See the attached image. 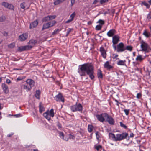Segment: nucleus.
I'll return each mask as SVG.
<instances>
[{
    "label": "nucleus",
    "instance_id": "nucleus-1",
    "mask_svg": "<svg viewBox=\"0 0 151 151\" xmlns=\"http://www.w3.org/2000/svg\"><path fill=\"white\" fill-rule=\"evenodd\" d=\"M94 69L93 65L91 63H87L80 65L78 70V72L81 76H85L86 74L91 80L95 78Z\"/></svg>",
    "mask_w": 151,
    "mask_h": 151
},
{
    "label": "nucleus",
    "instance_id": "nucleus-2",
    "mask_svg": "<svg viewBox=\"0 0 151 151\" xmlns=\"http://www.w3.org/2000/svg\"><path fill=\"white\" fill-rule=\"evenodd\" d=\"M70 108L73 112L79 111L81 113H82L83 109L82 105L80 103H77V102L76 104L70 106Z\"/></svg>",
    "mask_w": 151,
    "mask_h": 151
},
{
    "label": "nucleus",
    "instance_id": "nucleus-3",
    "mask_svg": "<svg viewBox=\"0 0 151 151\" xmlns=\"http://www.w3.org/2000/svg\"><path fill=\"white\" fill-rule=\"evenodd\" d=\"M54 109L52 108L50 111L47 110L46 112L43 114V116L46 119L49 121L51 119L50 117H53L54 116Z\"/></svg>",
    "mask_w": 151,
    "mask_h": 151
},
{
    "label": "nucleus",
    "instance_id": "nucleus-4",
    "mask_svg": "<svg viewBox=\"0 0 151 151\" xmlns=\"http://www.w3.org/2000/svg\"><path fill=\"white\" fill-rule=\"evenodd\" d=\"M140 47L141 51L145 52V53H148L150 51L149 45L144 41L141 42Z\"/></svg>",
    "mask_w": 151,
    "mask_h": 151
},
{
    "label": "nucleus",
    "instance_id": "nucleus-5",
    "mask_svg": "<svg viewBox=\"0 0 151 151\" xmlns=\"http://www.w3.org/2000/svg\"><path fill=\"white\" fill-rule=\"evenodd\" d=\"M107 114L106 113H103L100 114H96L95 116L99 121L103 123L105 121Z\"/></svg>",
    "mask_w": 151,
    "mask_h": 151
},
{
    "label": "nucleus",
    "instance_id": "nucleus-6",
    "mask_svg": "<svg viewBox=\"0 0 151 151\" xmlns=\"http://www.w3.org/2000/svg\"><path fill=\"white\" fill-rule=\"evenodd\" d=\"M128 135L127 133H123L122 134H117L116 135V141H120L126 138Z\"/></svg>",
    "mask_w": 151,
    "mask_h": 151
},
{
    "label": "nucleus",
    "instance_id": "nucleus-7",
    "mask_svg": "<svg viewBox=\"0 0 151 151\" xmlns=\"http://www.w3.org/2000/svg\"><path fill=\"white\" fill-rule=\"evenodd\" d=\"M55 99L57 102H62L63 103L64 102V98L61 93H59L58 94L56 95L54 97Z\"/></svg>",
    "mask_w": 151,
    "mask_h": 151
},
{
    "label": "nucleus",
    "instance_id": "nucleus-8",
    "mask_svg": "<svg viewBox=\"0 0 151 151\" xmlns=\"http://www.w3.org/2000/svg\"><path fill=\"white\" fill-rule=\"evenodd\" d=\"M125 50V46L124 43L121 42L117 45V52H122Z\"/></svg>",
    "mask_w": 151,
    "mask_h": 151
},
{
    "label": "nucleus",
    "instance_id": "nucleus-9",
    "mask_svg": "<svg viewBox=\"0 0 151 151\" xmlns=\"http://www.w3.org/2000/svg\"><path fill=\"white\" fill-rule=\"evenodd\" d=\"M106 121L111 125H113L115 123L114 119L111 115L108 114H107Z\"/></svg>",
    "mask_w": 151,
    "mask_h": 151
},
{
    "label": "nucleus",
    "instance_id": "nucleus-10",
    "mask_svg": "<svg viewBox=\"0 0 151 151\" xmlns=\"http://www.w3.org/2000/svg\"><path fill=\"white\" fill-rule=\"evenodd\" d=\"M120 36L118 35H114L112 37V42L113 45L118 44L120 41Z\"/></svg>",
    "mask_w": 151,
    "mask_h": 151
},
{
    "label": "nucleus",
    "instance_id": "nucleus-11",
    "mask_svg": "<svg viewBox=\"0 0 151 151\" xmlns=\"http://www.w3.org/2000/svg\"><path fill=\"white\" fill-rule=\"evenodd\" d=\"M116 32L114 29H112L110 30L107 33V36L109 37H113L115 34L116 33Z\"/></svg>",
    "mask_w": 151,
    "mask_h": 151
},
{
    "label": "nucleus",
    "instance_id": "nucleus-12",
    "mask_svg": "<svg viewBox=\"0 0 151 151\" xmlns=\"http://www.w3.org/2000/svg\"><path fill=\"white\" fill-rule=\"evenodd\" d=\"M28 37V35L27 33H24L19 36V39L21 41H25Z\"/></svg>",
    "mask_w": 151,
    "mask_h": 151
},
{
    "label": "nucleus",
    "instance_id": "nucleus-13",
    "mask_svg": "<svg viewBox=\"0 0 151 151\" xmlns=\"http://www.w3.org/2000/svg\"><path fill=\"white\" fill-rule=\"evenodd\" d=\"M27 83L29 85V87L31 89L35 85L34 81L31 79H28L26 81Z\"/></svg>",
    "mask_w": 151,
    "mask_h": 151
},
{
    "label": "nucleus",
    "instance_id": "nucleus-14",
    "mask_svg": "<svg viewBox=\"0 0 151 151\" xmlns=\"http://www.w3.org/2000/svg\"><path fill=\"white\" fill-rule=\"evenodd\" d=\"M32 47L28 45L22 46L19 47L17 49L18 51L20 52H22L27 50L31 48Z\"/></svg>",
    "mask_w": 151,
    "mask_h": 151
},
{
    "label": "nucleus",
    "instance_id": "nucleus-15",
    "mask_svg": "<svg viewBox=\"0 0 151 151\" xmlns=\"http://www.w3.org/2000/svg\"><path fill=\"white\" fill-rule=\"evenodd\" d=\"M150 29V32H149L147 29H145L143 33V35L146 37L148 38L151 37V25L149 26Z\"/></svg>",
    "mask_w": 151,
    "mask_h": 151
},
{
    "label": "nucleus",
    "instance_id": "nucleus-16",
    "mask_svg": "<svg viewBox=\"0 0 151 151\" xmlns=\"http://www.w3.org/2000/svg\"><path fill=\"white\" fill-rule=\"evenodd\" d=\"M100 51L102 56L105 59L106 58V51L103 47H100Z\"/></svg>",
    "mask_w": 151,
    "mask_h": 151
},
{
    "label": "nucleus",
    "instance_id": "nucleus-17",
    "mask_svg": "<svg viewBox=\"0 0 151 151\" xmlns=\"http://www.w3.org/2000/svg\"><path fill=\"white\" fill-rule=\"evenodd\" d=\"M38 24V22L37 20H35L30 24L29 28L32 29L36 27Z\"/></svg>",
    "mask_w": 151,
    "mask_h": 151
},
{
    "label": "nucleus",
    "instance_id": "nucleus-18",
    "mask_svg": "<svg viewBox=\"0 0 151 151\" xmlns=\"http://www.w3.org/2000/svg\"><path fill=\"white\" fill-rule=\"evenodd\" d=\"M2 87L4 93H8L9 92L8 86L6 84L3 83L2 85Z\"/></svg>",
    "mask_w": 151,
    "mask_h": 151
},
{
    "label": "nucleus",
    "instance_id": "nucleus-19",
    "mask_svg": "<svg viewBox=\"0 0 151 151\" xmlns=\"http://www.w3.org/2000/svg\"><path fill=\"white\" fill-rule=\"evenodd\" d=\"M104 67L105 68L109 70L113 68V66L109 64V61H107L105 63L104 65Z\"/></svg>",
    "mask_w": 151,
    "mask_h": 151
},
{
    "label": "nucleus",
    "instance_id": "nucleus-20",
    "mask_svg": "<svg viewBox=\"0 0 151 151\" xmlns=\"http://www.w3.org/2000/svg\"><path fill=\"white\" fill-rule=\"evenodd\" d=\"M41 94V91L39 90H37L35 92V96L36 98L38 99H39L40 98V95Z\"/></svg>",
    "mask_w": 151,
    "mask_h": 151
},
{
    "label": "nucleus",
    "instance_id": "nucleus-21",
    "mask_svg": "<svg viewBox=\"0 0 151 151\" xmlns=\"http://www.w3.org/2000/svg\"><path fill=\"white\" fill-rule=\"evenodd\" d=\"M126 60H120L117 62V64L119 65H126Z\"/></svg>",
    "mask_w": 151,
    "mask_h": 151
},
{
    "label": "nucleus",
    "instance_id": "nucleus-22",
    "mask_svg": "<svg viewBox=\"0 0 151 151\" xmlns=\"http://www.w3.org/2000/svg\"><path fill=\"white\" fill-rule=\"evenodd\" d=\"M109 138H111L112 140L116 141V135L115 136V134H114L110 133L109 134Z\"/></svg>",
    "mask_w": 151,
    "mask_h": 151
},
{
    "label": "nucleus",
    "instance_id": "nucleus-23",
    "mask_svg": "<svg viewBox=\"0 0 151 151\" xmlns=\"http://www.w3.org/2000/svg\"><path fill=\"white\" fill-rule=\"evenodd\" d=\"M145 57H142V55H139L137 57L136 60L137 61H141Z\"/></svg>",
    "mask_w": 151,
    "mask_h": 151
},
{
    "label": "nucleus",
    "instance_id": "nucleus-24",
    "mask_svg": "<svg viewBox=\"0 0 151 151\" xmlns=\"http://www.w3.org/2000/svg\"><path fill=\"white\" fill-rule=\"evenodd\" d=\"M50 27L48 22L44 24L43 26L42 30L47 29Z\"/></svg>",
    "mask_w": 151,
    "mask_h": 151
},
{
    "label": "nucleus",
    "instance_id": "nucleus-25",
    "mask_svg": "<svg viewBox=\"0 0 151 151\" xmlns=\"http://www.w3.org/2000/svg\"><path fill=\"white\" fill-rule=\"evenodd\" d=\"M39 111L40 113H41L45 111V108L42 105H41V104L39 105Z\"/></svg>",
    "mask_w": 151,
    "mask_h": 151
},
{
    "label": "nucleus",
    "instance_id": "nucleus-26",
    "mask_svg": "<svg viewBox=\"0 0 151 151\" xmlns=\"http://www.w3.org/2000/svg\"><path fill=\"white\" fill-rule=\"evenodd\" d=\"M98 77L99 78H103V75L101 71L99 70H98L97 73Z\"/></svg>",
    "mask_w": 151,
    "mask_h": 151
},
{
    "label": "nucleus",
    "instance_id": "nucleus-27",
    "mask_svg": "<svg viewBox=\"0 0 151 151\" xmlns=\"http://www.w3.org/2000/svg\"><path fill=\"white\" fill-rule=\"evenodd\" d=\"M50 27H53L54 26L56 23V22L55 20L52 21L51 22H48Z\"/></svg>",
    "mask_w": 151,
    "mask_h": 151
},
{
    "label": "nucleus",
    "instance_id": "nucleus-28",
    "mask_svg": "<svg viewBox=\"0 0 151 151\" xmlns=\"http://www.w3.org/2000/svg\"><path fill=\"white\" fill-rule=\"evenodd\" d=\"M94 148L95 149H96L97 151H98L100 149H101L102 146L101 145H95L94 146Z\"/></svg>",
    "mask_w": 151,
    "mask_h": 151
},
{
    "label": "nucleus",
    "instance_id": "nucleus-29",
    "mask_svg": "<svg viewBox=\"0 0 151 151\" xmlns=\"http://www.w3.org/2000/svg\"><path fill=\"white\" fill-rule=\"evenodd\" d=\"M23 88L24 89L26 90L27 92L29 91L31 89L29 87L26 85H23Z\"/></svg>",
    "mask_w": 151,
    "mask_h": 151
},
{
    "label": "nucleus",
    "instance_id": "nucleus-30",
    "mask_svg": "<svg viewBox=\"0 0 151 151\" xmlns=\"http://www.w3.org/2000/svg\"><path fill=\"white\" fill-rule=\"evenodd\" d=\"M63 2L62 0H56L54 2L55 5H57Z\"/></svg>",
    "mask_w": 151,
    "mask_h": 151
},
{
    "label": "nucleus",
    "instance_id": "nucleus-31",
    "mask_svg": "<svg viewBox=\"0 0 151 151\" xmlns=\"http://www.w3.org/2000/svg\"><path fill=\"white\" fill-rule=\"evenodd\" d=\"M125 50H127L128 51H131L133 49L132 46L130 45L127 46L126 47H125Z\"/></svg>",
    "mask_w": 151,
    "mask_h": 151
},
{
    "label": "nucleus",
    "instance_id": "nucleus-32",
    "mask_svg": "<svg viewBox=\"0 0 151 151\" xmlns=\"http://www.w3.org/2000/svg\"><path fill=\"white\" fill-rule=\"evenodd\" d=\"M25 78L26 77L25 76H20L17 78L16 81L17 82H18L19 81L22 80V79Z\"/></svg>",
    "mask_w": 151,
    "mask_h": 151
},
{
    "label": "nucleus",
    "instance_id": "nucleus-33",
    "mask_svg": "<svg viewBox=\"0 0 151 151\" xmlns=\"http://www.w3.org/2000/svg\"><path fill=\"white\" fill-rule=\"evenodd\" d=\"M88 130L89 132H91L93 130V126L91 125H88Z\"/></svg>",
    "mask_w": 151,
    "mask_h": 151
},
{
    "label": "nucleus",
    "instance_id": "nucleus-34",
    "mask_svg": "<svg viewBox=\"0 0 151 151\" xmlns=\"http://www.w3.org/2000/svg\"><path fill=\"white\" fill-rule=\"evenodd\" d=\"M69 139H72L73 140H74L75 138V137L74 135H73L72 134H69L68 135Z\"/></svg>",
    "mask_w": 151,
    "mask_h": 151
},
{
    "label": "nucleus",
    "instance_id": "nucleus-35",
    "mask_svg": "<svg viewBox=\"0 0 151 151\" xmlns=\"http://www.w3.org/2000/svg\"><path fill=\"white\" fill-rule=\"evenodd\" d=\"M61 29H55L53 32L52 33V35H54L56 34H57L58 32H59L61 30Z\"/></svg>",
    "mask_w": 151,
    "mask_h": 151
},
{
    "label": "nucleus",
    "instance_id": "nucleus-36",
    "mask_svg": "<svg viewBox=\"0 0 151 151\" xmlns=\"http://www.w3.org/2000/svg\"><path fill=\"white\" fill-rule=\"evenodd\" d=\"M50 20V19L49 16L45 17L43 19V22H46Z\"/></svg>",
    "mask_w": 151,
    "mask_h": 151
},
{
    "label": "nucleus",
    "instance_id": "nucleus-37",
    "mask_svg": "<svg viewBox=\"0 0 151 151\" xmlns=\"http://www.w3.org/2000/svg\"><path fill=\"white\" fill-rule=\"evenodd\" d=\"M102 26L101 25L99 24L96 25V29L97 30H99L101 29Z\"/></svg>",
    "mask_w": 151,
    "mask_h": 151
},
{
    "label": "nucleus",
    "instance_id": "nucleus-38",
    "mask_svg": "<svg viewBox=\"0 0 151 151\" xmlns=\"http://www.w3.org/2000/svg\"><path fill=\"white\" fill-rule=\"evenodd\" d=\"M97 23H99V24L101 25L102 26V25L104 24V21L103 20L100 19L98 21Z\"/></svg>",
    "mask_w": 151,
    "mask_h": 151
},
{
    "label": "nucleus",
    "instance_id": "nucleus-39",
    "mask_svg": "<svg viewBox=\"0 0 151 151\" xmlns=\"http://www.w3.org/2000/svg\"><path fill=\"white\" fill-rule=\"evenodd\" d=\"M142 4L144 6H145L147 8H150V5L148 4L145 1L142 2Z\"/></svg>",
    "mask_w": 151,
    "mask_h": 151
},
{
    "label": "nucleus",
    "instance_id": "nucleus-40",
    "mask_svg": "<svg viewBox=\"0 0 151 151\" xmlns=\"http://www.w3.org/2000/svg\"><path fill=\"white\" fill-rule=\"evenodd\" d=\"M76 15V14L74 12L70 16V18L73 20L74 17Z\"/></svg>",
    "mask_w": 151,
    "mask_h": 151
},
{
    "label": "nucleus",
    "instance_id": "nucleus-41",
    "mask_svg": "<svg viewBox=\"0 0 151 151\" xmlns=\"http://www.w3.org/2000/svg\"><path fill=\"white\" fill-rule=\"evenodd\" d=\"M2 4L3 6H4L6 8H8V6H9V4L5 2H3L2 3Z\"/></svg>",
    "mask_w": 151,
    "mask_h": 151
},
{
    "label": "nucleus",
    "instance_id": "nucleus-42",
    "mask_svg": "<svg viewBox=\"0 0 151 151\" xmlns=\"http://www.w3.org/2000/svg\"><path fill=\"white\" fill-rule=\"evenodd\" d=\"M73 29H71V28H69L68 30H67V32H66V35H65V36L66 37H67L68 36V35L71 32V31L73 30Z\"/></svg>",
    "mask_w": 151,
    "mask_h": 151
},
{
    "label": "nucleus",
    "instance_id": "nucleus-43",
    "mask_svg": "<svg viewBox=\"0 0 151 151\" xmlns=\"http://www.w3.org/2000/svg\"><path fill=\"white\" fill-rule=\"evenodd\" d=\"M64 135L63 133L62 132H59V136L61 138L64 139Z\"/></svg>",
    "mask_w": 151,
    "mask_h": 151
},
{
    "label": "nucleus",
    "instance_id": "nucleus-44",
    "mask_svg": "<svg viewBox=\"0 0 151 151\" xmlns=\"http://www.w3.org/2000/svg\"><path fill=\"white\" fill-rule=\"evenodd\" d=\"M120 125L121 127H123L125 129H126L127 128V127L126 125L124 124L122 122H120Z\"/></svg>",
    "mask_w": 151,
    "mask_h": 151
},
{
    "label": "nucleus",
    "instance_id": "nucleus-45",
    "mask_svg": "<svg viewBox=\"0 0 151 151\" xmlns=\"http://www.w3.org/2000/svg\"><path fill=\"white\" fill-rule=\"evenodd\" d=\"M49 16L50 19V20L54 19L56 17V16L55 15H49Z\"/></svg>",
    "mask_w": 151,
    "mask_h": 151
},
{
    "label": "nucleus",
    "instance_id": "nucleus-46",
    "mask_svg": "<svg viewBox=\"0 0 151 151\" xmlns=\"http://www.w3.org/2000/svg\"><path fill=\"white\" fill-rule=\"evenodd\" d=\"M118 56V55L117 54H113V58L116 60H119V58H117Z\"/></svg>",
    "mask_w": 151,
    "mask_h": 151
},
{
    "label": "nucleus",
    "instance_id": "nucleus-47",
    "mask_svg": "<svg viewBox=\"0 0 151 151\" xmlns=\"http://www.w3.org/2000/svg\"><path fill=\"white\" fill-rule=\"evenodd\" d=\"M5 19V17L4 16H2L0 17V22H3Z\"/></svg>",
    "mask_w": 151,
    "mask_h": 151
},
{
    "label": "nucleus",
    "instance_id": "nucleus-48",
    "mask_svg": "<svg viewBox=\"0 0 151 151\" xmlns=\"http://www.w3.org/2000/svg\"><path fill=\"white\" fill-rule=\"evenodd\" d=\"M129 110H130L129 109H125L124 110V111L125 112V114L126 115H128Z\"/></svg>",
    "mask_w": 151,
    "mask_h": 151
},
{
    "label": "nucleus",
    "instance_id": "nucleus-49",
    "mask_svg": "<svg viewBox=\"0 0 151 151\" xmlns=\"http://www.w3.org/2000/svg\"><path fill=\"white\" fill-rule=\"evenodd\" d=\"M96 135L97 139L98 140L100 137V136L99 134V132L98 131L96 132Z\"/></svg>",
    "mask_w": 151,
    "mask_h": 151
},
{
    "label": "nucleus",
    "instance_id": "nucleus-50",
    "mask_svg": "<svg viewBox=\"0 0 151 151\" xmlns=\"http://www.w3.org/2000/svg\"><path fill=\"white\" fill-rule=\"evenodd\" d=\"M25 2H23L22 3L20 4V6L21 8L24 9L25 8Z\"/></svg>",
    "mask_w": 151,
    "mask_h": 151
},
{
    "label": "nucleus",
    "instance_id": "nucleus-51",
    "mask_svg": "<svg viewBox=\"0 0 151 151\" xmlns=\"http://www.w3.org/2000/svg\"><path fill=\"white\" fill-rule=\"evenodd\" d=\"M142 94L141 93H138L136 96V97L138 99H139L142 97Z\"/></svg>",
    "mask_w": 151,
    "mask_h": 151
},
{
    "label": "nucleus",
    "instance_id": "nucleus-52",
    "mask_svg": "<svg viewBox=\"0 0 151 151\" xmlns=\"http://www.w3.org/2000/svg\"><path fill=\"white\" fill-rule=\"evenodd\" d=\"M133 64L134 67H137V65H139V63L137 62H133Z\"/></svg>",
    "mask_w": 151,
    "mask_h": 151
},
{
    "label": "nucleus",
    "instance_id": "nucleus-53",
    "mask_svg": "<svg viewBox=\"0 0 151 151\" xmlns=\"http://www.w3.org/2000/svg\"><path fill=\"white\" fill-rule=\"evenodd\" d=\"M10 116H14V117L17 118L21 116V114H15L14 115H11L10 114Z\"/></svg>",
    "mask_w": 151,
    "mask_h": 151
},
{
    "label": "nucleus",
    "instance_id": "nucleus-54",
    "mask_svg": "<svg viewBox=\"0 0 151 151\" xmlns=\"http://www.w3.org/2000/svg\"><path fill=\"white\" fill-rule=\"evenodd\" d=\"M57 125L58 129H60L61 128V125L59 122H58Z\"/></svg>",
    "mask_w": 151,
    "mask_h": 151
},
{
    "label": "nucleus",
    "instance_id": "nucleus-55",
    "mask_svg": "<svg viewBox=\"0 0 151 151\" xmlns=\"http://www.w3.org/2000/svg\"><path fill=\"white\" fill-rule=\"evenodd\" d=\"M109 0H101L100 1V3L101 4H103L106 2H107Z\"/></svg>",
    "mask_w": 151,
    "mask_h": 151
},
{
    "label": "nucleus",
    "instance_id": "nucleus-56",
    "mask_svg": "<svg viewBox=\"0 0 151 151\" xmlns=\"http://www.w3.org/2000/svg\"><path fill=\"white\" fill-rule=\"evenodd\" d=\"M147 18L148 19H151V11L150 12L149 14H148Z\"/></svg>",
    "mask_w": 151,
    "mask_h": 151
},
{
    "label": "nucleus",
    "instance_id": "nucleus-57",
    "mask_svg": "<svg viewBox=\"0 0 151 151\" xmlns=\"http://www.w3.org/2000/svg\"><path fill=\"white\" fill-rule=\"evenodd\" d=\"M76 0H71V5L72 6L75 3Z\"/></svg>",
    "mask_w": 151,
    "mask_h": 151
},
{
    "label": "nucleus",
    "instance_id": "nucleus-58",
    "mask_svg": "<svg viewBox=\"0 0 151 151\" xmlns=\"http://www.w3.org/2000/svg\"><path fill=\"white\" fill-rule=\"evenodd\" d=\"M15 46V44L14 43L10 44V48H13Z\"/></svg>",
    "mask_w": 151,
    "mask_h": 151
},
{
    "label": "nucleus",
    "instance_id": "nucleus-59",
    "mask_svg": "<svg viewBox=\"0 0 151 151\" xmlns=\"http://www.w3.org/2000/svg\"><path fill=\"white\" fill-rule=\"evenodd\" d=\"M64 140L66 141H68L69 140V137H64V139H63Z\"/></svg>",
    "mask_w": 151,
    "mask_h": 151
},
{
    "label": "nucleus",
    "instance_id": "nucleus-60",
    "mask_svg": "<svg viewBox=\"0 0 151 151\" xmlns=\"http://www.w3.org/2000/svg\"><path fill=\"white\" fill-rule=\"evenodd\" d=\"M33 116L35 118L37 117L38 116L37 113H33Z\"/></svg>",
    "mask_w": 151,
    "mask_h": 151
},
{
    "label": "nucleus",
    "instance_id": "nucleus-61",
    "mask_svg": "<svg viewBox=\"0 0 151 151\" xmlns=\"http://www.w3.org/2000/svg\"><path fill=\"white\" fill-rule=\"evenodd\" d=\"M115 101L117 103H116V105H117V106H119V104H121L118 101V100H116H116H115Z\"/></svg>",
    "mask_w": 151,
    "mask_h": 151
},
{
    "label": "nucleus",
    "instance_id": "nucleus-62",
    "mask_svg": "<svg viewBox=\"0 0 151 151\" xmlns=\"http://www.w3.org/2000/svg\"><path fill=\"white\" fill-rule=\"evenodd\" d=\"M73 21L70 18V19L68 20L65 22V23H68L70 22Z\"/></svg>",
    "mask_w": 151,
    "mask_h": 151
},
{
    "label": "nucleus",
    "instance_id": "nucleus-63",
    "mask_svg": "<svg viewBox=\"0 0 151 151\" xmlns=\"http://www.w3.org/2000/svg\"><path fill=\"white\" fill-rule=\"evenodd\" d=\"M112 46H113V47L114 49V50H116V51L117 52V46H116L115 45H113V44L112 45Z\"/></svg>",
    "mask_w": 151,
    "mask_h": 151
},
{
    "label": "nucleus",
    "instance_id": "nucleus-64",
    "mask_svg": "<svg viewBox=\"0 0 151 151\" xmlns=\"http://www.w3.org/2000/svg\"><path fill=\"white\" fill-rule=\"evenodd\" d=\"M134 136V134L133 133H131L129 135V137H133Z\"/></svg>",
    "mask_w": 151,
    "mask_h": 151
}]
</instances>
